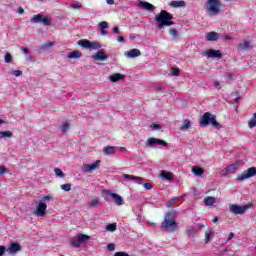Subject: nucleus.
Returning <instances> with one entry per match:
<instances>
[{
  "instance_id": "nucleus-16",
  "label": "nucleus",
  "mask_w": 256,
  "mask_h": 256,
  "mask_svg": "<svg viewBox=\"0 0 256 256\" xmlns=\"http://www.w3.org/2000/svg\"><path fill=\"white\" fill-rule=\"evenodd\" d=\"M125 75L121 74V73H114L112 75L109 76V81H111V83H117V81H125Z\"/></svg>"
},
{
  "instance_id": "nucleus-17",
  "label": "nucleus",
  "mask_w": 256,
  "mask_h": 256,
  "mask_svg": "<svg viewBox=\"0 0 256 256\" xmlns=\"http://www.w3.org/2000/svg\"><path fill=\"white\" fill-rule=\"evenodd\" d=\"M124 179H128L129 181H134V183H137L138 185H143V178L129 175V174H123Z\"/></svg>"
},
{
  "instance_id": "nucleus-18",
  "label": "nucleus",
  "mask_w": 256,
  "mask_h": 256,
  "mask_svg": "<svg viewBox=\"0 0 256 256\" xmlns=\"http://www.w3.org/2000/svg\"><path fill=\"white\" fill-rule=\"evenodd\" d=\"M6 251L10 255H15V253H18V251H21V245H19V243H12L10 247L7 248Z\"/></svg>"
},
{
  "instance_id": "nucleus-3",
  "label": "nucleus",
  "mask_w": 256,
  "mask_h": 256,
  "mask_svg": "<svg viewBox=\"0 0 256 256\" xmlns=\"http://www.w3.org/2000/svg\"><path fill=\"white\" fill-rule=\"evenodd\" d=\"M49 201H53V196L46 195L38 202L34 211L36 217H45V213H47V202Z\"/></svg>"
},
{
  "instance_id": "nucleus-49",
  "label": "nucleus",
  "mask_w": 256,
  "mask_h": 256,
  "mask_svg": "<svg viewBox=\"0 0 256 256\" xmlns=\"http://www.w3.org/2000/svg\"><path fill=\"white\" fill-rule=\"evenodd\" d=\"M114 256H129L127 252H116Z\"/></svg>"
},
{
  "instance_id": "nucleus-15",
  "label": "nucleus",
  "mask_w": 256,
  "mask_h": 256,
  "mask_svg": "<svg viewBox=\"0 0 256 256\" xmlns=\"http://www.w3.org/2000/svg\"><path fill=\"white\" fill-rule=\"evenodd\" d=\"M108 58L109 56H107V54H105L103 50H99L96 54L92 56V59H94V61H107Z\"/></svg>"
},
{
  "instance_id": "nucleus-58",
  "label": "nucleus",
  "mask_w": 256,
  "mask_h": 256,
  "mask_svg": "<svg viewBox=\"0 0 256 256\" xmlns=\"http://www.w3.org/2000/svg\"><path fill=\"white\" fill-rule=\"evenodd\" d=\"M118 42L119 43H125V38L123 36L118 37Z\"/></svg>"
},
{
  "instance_id": "nucleus-22",
  "label": "nucleus",
  "mask_w": 256,
  "mask_h": 256,
  "mask_svg": "<svg viewBox=\"0 0 256 256\" xmlns=\"http://www.w3.org/2000/svg\"><path fill=\"white\" fill-rule=\"evenodd\" d=\"M139 7L146 9V11H155V6L149 2H140Z\"/></svg>"
},
{
  "instance_id": "nucleus-33",
  "label": "nucleus",
  "mask_w": 256,
  "mask_h": 256,
  "mask_svg": "<svg viewBox=\"0 0 256 256\" xmlns=\"http://www.w3.org/2000/svg\"><path fill=\"white\" fill-rule=\"evenodd\" d=\"M180 73H181V70H179V68H177V67L170 68V75L172 77H179Z\"/></svg>"
},
{
  "instance_id": "nucleus-48",
  "label": "nucleus",
  "mask_w": 256,
  "mask_h": 256,
  "mask_svg": "<svg viewBox=\"0 0 256 256\" xmlns=\"http://www.w3.org/2000/svg\"><path fill=\"white\" fill-rule=\"evenodd\" d=\"M91 44L93 45V46H91V49H95V48L101 47V44H99V42H91Z\"/></svg>"
},
{
  "instance_id": "nucleus-44",
  "label": "nucleus",
  "mask_w": 256,
  "mask_h": 256,
  "mask_svg": "<svg viewBox=\"0 0 256 256\" xmlns=\"http://www.w3.org/2000/svg\"><path fill=\"white\" fill-rule=\"evenodd\" d=\"M12 75H14V77H21V75H23V71L14 70V71H12Z\"/></svg>"
},
{
  "instance_id": "nucleus-25",
  "label": "nucleus",
  "mask_w": 256,
  "mask_h": 256,
  "mask_svg": "<svg viewBox=\"0 0 256 256\" xmlns=\"http://www.w3.org/2000/svg\"><path fill=\"white\" fill-rule=\"evenodd\" d=\"M116 149L114 146H106L103 148L104 155H115Z\"/></svg>"
},
{
  "instance_id": "nucleus-30",
  "label": "nucleus",
  "mask_w": 256,
  "mask_h": 256,
  "mask_svg": "<svg viewBox=\"0 0 256 256\" xmlns=\"http://www.w3.org/2000/svg\"><path fill=\"white\" fill-rule=\"evenodd\" d=\"M68 59H79L81 58V52L79 51H72L67 54Z\"/></svg>"
},
{
  "instance_id": "nucleus-32",
  "label": "nucleus",
  "mask_w": 256,
  "mask_h": 256,
  "mask_svg": "<svg viewBox=\"0 0 256 256\" xmlns=\"http://www.w3.org/2000/svg\"><path fill=\"white\" fill-rule=\"evenodd\" d=\"M249 129L256 127V112L253 114L252 118L248 121Z\"/></svg>"
},
{
  "instance_id": "nucleus-64",
  "label": "nucleus",
  "mask_w": 256,
  "mask_h": 256,
  "mask_svg": "<svg viewBox=\"0 0 256 256\" xmlns=\"http://www.w3.org/2000/svg\"><path fill=\"white\" fill-rule=\"evenodd\" d=\"M217 221H219V218H217V217L213 218V220H212L213 223H217Z\"/></svg>"
},
{
  "instance_id": "nucleus-19",
  "label": "nucleus",
  "mask_w": 256,
  "mask_h": 256,
  "mask_svg": "<svg viewBox=\"0 0 256 256\" xmlns=\"http://www.w3.org/2000/svg\"><path fill=\"white\" fill-rule=\"evenodd\" d=\"M160 179L163 181H171L173 179V173L162 170L159 175Z\"/></svg>"
},
{
  "instance_id": "nucleus-51",
  "label": "nucleus",
  "mask_w": 256,
  "mask_h": 256,
  "mask_svg": "<svg viewBox=\"0 0 256 256\" xmlns=\"http://www.w3.org/2000/svg\"><path fill=\"white\" fill-rule=\"evenodd\" d=\"M113 33H114L115 35H119V34L121 33V31L119 30V27L114 26V27H113Z\"/></svg>"
},
{
  "instance_id": "nucleus-46",
  "label": "nucleus",
  "mask_w": 256,
  "mask_h": 256,
  "mask_svg": "<svg viewBox=\"0 0 256 256\" xmlns=\"http://www.w3.org/2000/svg\"><path fill=\"white\" fill-rule=\"evenodd\" d=\"M150 128L152 129V131H157V130L161 129V125L152 124V125H150Z\"/></svg>"
},
{
  "instance_id": "nucleus-24",
  "label": "nucleus",
  "mask_w": 256,
  "mask_h": 256,
  "mask_svg": "<svg viewBox=\"0 0 256 256\" xmlns=\"http://www.w3.org/2000/svg\"><path fill=\"white\" fill-rule=\"evenodd\" d=\"M207 41H217L219 39V33L217 32H209L206 34Z\"/></svg>"
},
{
  "instance_id": "nucleus-27",
  "label": "nucleus",
  "mask_w": 256,
  "mask_h": 256,
  "mask_svg": "<svg viewBox=\"0 0 256 256\" xmlns=\"http://www.w3.org/2000/svg\"><path fill=\"white\" fill-rule=\"evenodd\" d=\"M192 173L196 176V177H201V175H203V173H205V171L203 170V168L199 167V166H194L192 168Z\"/></svg>"
},
{
  "instance_id": "nucleus-9",
  "label": "nucleus",
  "mask_w": 256,
  "mask_h": 256,
  "mask_svg": "<svg viewBox=\"0 0 256 256\" xmlns=\"http://www.w3.org/2000/svg\"><path fill=\"white\" fill-rule=\"evenodd\" d=\"M91 239V236L86 234H80L71 240L72 247H81V243H87Z\"/></svg>"
},
{
  "instance_id": "nucleus-31",
  "label": "nucleus",
  "mask_w": 256,
  "mask_h": 256,
  "mask_svg": "<svg viewBox=\"0 0 256 256\" xmlns=\"http://www.w3.org/2000/svg\"><path fill=\"white\" fill-rule=\"evenodd\" d=\"M204 204L207 206V207H211V205H214L215 204V197L213 196H208L204 199Z\"/></svg>"
},
{
  "instance_id": "nucleus-56",
  "label": "nucleus",
  "mask_w": 256,
  "mask_h": 256,
  "mask_svg": "<svg viewBox=\"0 0 256 256\" xmlns=\"http://www.w3.org/2000/svg\"><path fill=\"white\" fill-rule=\"evenodd\" d=\"M231 36L230 35H226L222 38L223 41H231Z\"/></svg>"
},
{
  "instance_id": "nucleus-4",
  "label": "nucleus",
  "mask_w": 256,
  "mask_h": 256,
  "mask_svg": "<svg viewBox=\"0 0 256 256\" xmlns=\"http://www.w3.org/2000/svg\"><path fill=\"white\" fill-rule=\"evenodd\" d=\"M161 229L163 231H170V232L177 231V222L175 221V218H173V213H168L165 216V219L161 224Z\"/></svg>"
},
{
  "instance_id": "nucleus-59",
  "label": "nucleus",
  "mask_w": 256,
  "mask_h": 256,
  "mask_svg": "<svg viewBox=\"0 0 256 256\" xmlns=\"http://www.w3.org/2000/svg\"><path fill=\"white\" fill-rule=\"evenodd\" d=\"M72 9H79L80 6L77 3L71 4Z\"/></svg>"
},
{
  "instance_id": "nucleus-26",
  "label": "nucleus",
  "mask_w": 256,
  "mask_h": 256,
  "mask_svg": "<svg viewBox=\"0 0 256 256\" xmlns=\"http://www.w3.org/2000/svg\"><path fill=\"white\" fill-rule=\"evenodd\" d=\"M169 5L170 7H174L175 9H177L179 7H185V1L183 0L171 1Z\"/></svg>"
},
{
  "instance_id": "nucleus-11",
  "label": "nucleus",
  "mask_w": 256,
  "mask_h": 256,
  "mask_svg": "<svg viewBox=\"0 0 256 256\" xmlns=\"http://www.w3.org/2000/svg\"><path fill=\"white\" fill-rule=\"evenodd\" d=\"M101 167V160H96L92 164H84L82 167L83 173H93V171H97Z\"/></svg>"
},
{
  "instance_id": "nucleus-38",
  "label": "nucleus",
  "mask_w": 256,
  "mask_h": 256,
  "mask_svg": "<svg viewBox=\"0 0 256 256\" xmlns=\"http://www.w3.org/2000/svg\"><path fill=\"white\" fill-rule=\"evenodd\" d=\"M98 26L100 27V29L105 30V29H109V23H107V21H102L98 24Z\"/></svg>"
},
{
  "instance_id": "nucleus-36",
  "label": "nucleus",
  "mask_w": 256,
  "mask_h": 256,
  "mask_svg": "<svg viewBox=\"0 0 256 256\" xmlns=\"http://www.w3.org/2000/svg\"><path fill=\"white\" fill-rule=\"evenodd\" d=\"M175 201H179V198H174V199L170 200L169 202H167L166 207H168V209H171L172 207H174Z\"/></svg>"
},
{
  "instance_id": "nucleus-52",
  "label": "nucleus",
  "mask_w": 256,
  "mask_h": 256,
  "mask_svg": "<svg viewBox=\"0 0 256 256\" xmlns=\"http://www.w3.org/2000/svg\"><path fill=\"white\" fill-rule=\"evenodd\" d=\"M5 173H7V168H5V166H0V174L5 175Z\"/></svg>"
},
{
  "instance_id": "nucleus-39",
  "label": "nucleus",
  "mask_w": 256,
  "mask_h": 256,
  "mask_svg": "<svg viewBox=\"0 0 256 256\" xmlns=\"http://www.w3.org/2000/svg\"><path fill=\"white\" fill-rule=\"evenodd\" d=\"M4 59H5V63H11V61L13 60V56L11 55V53L7 52L5 54Z\"/></svg>"
},
{
  "instance_id": "nucleus-42",
  "label": "nucleus",
  "mask_w": 256,
  "mask_h": 256,
  "mask_svg": "<svg viewBox=\"0 0 256 256\" xmlns=\"http://www.w3.org/2000/svg\"><path fill=\"white\" fill-rule=\"evenodd\" d=\"M62 133H66V131H69V123L65 122L61 126Z\"/></svg>"
},
{
  "instance_id": "nucleus-20",
  "label": "nucleus",
  "mask_w": 256,
  "mask_h": 256,
  "mask_svg": "<svg viewBox=\"0 0 256 256\" xmlns=\"http://www.w3.org/2000/svg\"><path fill=\"white\" fill-rule=\"evenodd\" d=\"M141 55V51L139 49H131L130 51L126 52V56L129 59H134V57H139Z\"/></svg>"
},
{
  "instance_id": "nucleus-12",
  "label": "nucleus",
  "mask_w": 256,
  "mask_h": 256,
  "mask_svg": "<svg viewBox=\"0 0 256 256\" xmlns=\"http://www.w3.org/2000/svg\"><path fill=\"white\" fill-rule=\"evenodd\" d=\"M155 145H162L163 147H167V142L165 140L153 137L147 139L146 147H155Z\"/></svg>"
},
{
  "instance_id": "nucleus-23",
  "label": "nucleus",
  "mask_w": 256,
  "mask_h": 256,
  "mask_svg": "<svg viewBox=\"0 0 256 256\" xmlns=\"http://www.w3.org/2000/svg\"><path fill=\"white\" fill-rule=\"evenodd\" d=\"M250 48H251V42L249 40H244L243 43H240L238 45V49L240 51H247Z\"/></svg>"
},
{
  "instance_id": "nucleus-50",
  "label": "nucleus",
  "mask_w": 256,
  "mask_h": 256,
  "mask_svg": "<svg viewBox=\"0 0 256 256\" xmlns=\"http://www.w3.org/2000/svg\"><path fill=\"white\" fill-rule=\"evenodd\" d=\"M107 249H108V251H113V250L115 249V244L109 243V244L107 245Z\"/></svg>"
},
{
  "instance_id": "nucleus-13",
  "label": "nucleus",
  "mask_w": 256,
  "mask_h": 256,
  "mask_svg": "<svg viewBox=\"0 0 256 256\" xmlns=\"http://www.w3.org/2000/svg\"><path fill=\"white\" fill-rule=\"evenodd\" d=\"M239 169V165L237 164H230L228 167L221 170L220 175L222 177H227V175H231L232 173H235Z\"/></svg>"
},
{
  "instance_id": "nucleus-54",
  "label": "nucleus",
  "mask_w": 256,
  "mask_h": 256,
  "mask_svg": "<svg viewBox=\"0 0 256 256\" xmlns=\"http://www.w3.org/2000/svg\"><path fill=\"white\" fill-rule=\"evenodd\" d=\"M5 255V246H0V256Z\"/></svg>"
},
{
  "instance_id": "nucleus-10",
  "label": "nucleus",
  "mask_w": 256,
  "mask_h": 256,
  "mask_svg": "<svg viewBox=\"0 0 256 256\" xmlns=\"http://www.w3.org/2000/svg\"><path fill=\"white\" fill-rule=\"evenodd\" d=\"M251 207L250 205H243L239 206L237 204H230L229 205V211L230 213H233L234 215H243L247 209Z\"/></svg>"
},
{
  "instance_id": "nucleus-63",
  "label": "nucleus",
  "mask_w": 256,
  "mask_h": 256,
  "mask_svg": "<svg viewBox=\"0 0 256 256\" xmlns=\"http://www.w3.org/2000/svg\"><path fill=\"white\" fill-rule=\"evenodd\" d=\"M107 34H108L107 30H102L101 35L105 36Z\"/></svg>"
},
{
  "instance_id": "nucleus-45",
  "label": "nucleus",
  "mask_w": 256,
  "mask_h": 256,
  "mask_svg": "<svg viewBox=\"0 0 256 256\" xmlns=\"http://www.w3.org/2000/svg\"><path fill=\"white\" fill-rule=\"evenodd\" d=\"M50 47H53V42H48L40 47V49H50Z\"/></svg>"
},
{
  "instance_id": "nucleus-43",
  "label": "nucleus",
  "mask_w": 256,
  "mask_h": 256,
  "mask_svg": "<svg viewBox=\"0 0 256 256\" xmlns=\"http://www.w3.org/2000/svg\"><path fill=\"white\" fill-rule=\"evenodd\" d=\"M211 240V230L205 232V243H209Z\"/></svg>"
},
{
  "instance_id": "nucleus-7",
  "label": "nucleus",
  "mask_w": 256,
  "mask_h": 256,
  "mask_svg": "<svg viewBox=\"0 0 256 256\" xmlns=\"http://www.w3.org/2000/svg\"><path fill=\"white\" fill-rule=\"evenodd\" d=\"M51 22V18L43 14L34 15L30 20V23H43V25H45L46 27H49L51 25Z\"/></svg>"
},
{
  "instance_id": "nucleus-29",
  "label": "nucleus",
  "mask_w": 256,
  "mask_h": 256,
  "mask_svg": "<svg viewBox=\"0 0 256 256\" xmlns=\"http://www.w3.org/2000/svg\"><path fill=\"white\" fill-rule=\"evenodd\" d=\"M13 137V132L7 131H0V139H11Z\"/></svg>"
},
{
  "instance_id": "nucleus-28",
  "label": "nucleus",
  "mask_w": 256,
  "mask_h": 256,
  "mask_svg": "<svg viewBox=\"0 0 256 256\" xmlns=\"http://www.w3.org/2000/svg\"><path fill=\"white\" fill-rule=\"evenodd\" d=\"M191 120L189 119H185L181 125V131H189V129L191 128Z\"/></svg>"
},
{
  "instance_id": "nucleus-41",
  "label": "nucleus",
  "mask_w": 256,
  "mask_h": 256,
  "mask_svg": "<svg viewBox=\"0 0 256 256\" xmlns=\"http://www.w3.org/2000/svg\"><path fill=\"white\" fill-rule=\"evenodd\" d=\"M169 34L171 35V37H177L178 35H179V32L176 30V29H174V28H170L169 29Z\"/></svg>"
},
{
  "instance_id": "nucleus-5",
  "label": "nucleus",
  "mask_w": 256,
  "mask_h": 256,
  "mask_svg": "<svg viewBox=\"0 0 256 256\" xmlns=\"http://www.w3.org/2000/svg\"><path fill=\"white\" fill-rule=\"evenodd\" d=\"M206 8L211 15H219L221 13V1L220 0H207Z\"/></svg>"
},
{
  "instance_id": "nucleus-55",
  "label": "nucleus",
  "mask_w": 256,
  "mask_h": 256,
  "mask_svg": "<svg viewBox=\"0 0 256 256\" xmlns=\"http://www.w3.org/2000/svg\"><path fill=\"white\" fill-rule=\"evenodd\" d=\"M21 51H22V53H24V55H27V53H29V48H27V47H22V48H21Z\"/></svg>"
},
{
  "instance_id": "nucleus-14",
  "label": "nucleus",
  "mask_w": 256,
  "mask_h": 256,
  "mask_svg": "<svg viewBox=\"0 0 256 256\" xmlns=\"http://www.w3.org/2000/svg\"><path fill=\"white\" fill-rule=\"evenodd\" d=\"M206 57L208 59H221L223 57V53H221V50H213L209 49L205 52Z\"/></svg>"
},
{
  "instance_id": "nucleus-60",
  "label": "nucleus",
  "mask_w": 256,
  "mask_h": 256,
  "mask_svg": "<svg viewBox=\"0 0 256 256\" xmlns=\"http://www.w3.org/2000/svg\"><path fill=\"white\" fill-rule=\"evenodd\" d=\"M106 2L108 5H114L115 0H106Z\"/></svg>"
},
{
  "instance_id": "nucleus-6",
  "label": "nucleus",
  "mask_w": 256,
  "mask_h": 256,
  "mask_svg": "<svg viewBox=\"0 0 256 256\" xmlns=\"http://www.w3.org/2000/svg\"><path fill=\"white\" fill-rule=\"evenodd\" d=\"M104 195H106L105 199L107 200V197H111L118 207H121V205H125V200H123V197L121 195L111 191V190H104Z\"/></svg>"
},
{
  "instance_id": "nucleus-47",
  "label": "nucleus",
  "mask_w": 256,
  "mask_h": 256,
  "mask_svg": "<svg viewBox=\"0 0 256 256\" xmlns=\"http://www.w3.org/2000/svg\"><path fill=\"white\" fill-rule=\"evenodd\" d=\"M143 186H144V189H146V191L153 189V185H151V183H144Z\"/></svg>"
},
{
  "instance_id": "nucleus-61",
  "label": "nucleus",
  "mask_w": 256,
  "mask_h": 256,
  "mask_svg": "<svg viewBox=\"0 0 256 256\" xmlns=\"http://www.w3.org/2000/svg\"><path fill=\"white\" fill-rule=\"evenodd\" d=\"M119 151L125 152V151H127V148H125V147H119Z\"/></svg>"
},
{
  "instance_id": "nucleus-37",
  "label": "nucleus",
  "mask_w": 256,
  "mask_h": 256,
  "mask_svg": "<svg viewBox=\"0 0 256 256\" xmlns=\"http://www.w3.org/2000/svg\"><path fill=\"white\" fill-rule=\"evenodd\" d=\"M71 187H72L71 183H67V184H62L60 186V189H62V191H70Z\"/></svg>"
},
{
  "instance_id": "nucleus-35",
  "label": "nucleus",
  "mask_w": 256,
  "mask_h": 256,
  "mask_svg": "<svg viewBox=\"0 0 256 256\" xmlns=\"http://www.w3.org/2000/svg\"><path fill=\"white\" fill-rule=\"evenodd\" d=\"M106 231H110V233L117 231V224H108L106 226Z\"/></svg>"
},
{
  "instance_id": "nucleus-57",
  "label": "nucleus",
  "mask_w": 256,
  "mask_h": 256,
  "mask_svg": "<svg viewBox=\"0 0 256 256\" xmlns=\"http://www.w3.org/2000/svg\"><path fill=\"white\" fill-rule=\"evenodd\" d=\"M233 237H235V233L231 232L228 236L227 241H231V239H233Z\"/></svg>"
},
{
  "instance_id": "nucleus-40",
  "label": "nucleus",
  "mask_w": 256,
  "mask_h": 256,
  "mask_svg": "<svg viewBox=\"0 0 256 256\" xmlns=\"http://www.w3.org/2000/svg\"><path fill=\"white\" fill-rule=\"evenodd\" d=\"M98 206H99V199L98 198L92 199L90 202V207H98Z\"/></svg>"
},
{
  "instance_id": "nucleus-21",
  "label": "nucleus",
  "mask_w": 256,
  "mask_h": 256,
  "mask_svg": "<svg viewBox=\"0 0 256 256\" xmlns=\"http://www.w3.org/2000/svg\"><path fill=\"white\" fill-rule=\"evenodd\" d=\"M78 45L80 47H83L84 49H91V47H93V44L91 43V41L87 40V39H81L78 41Z\"/></svg>"
},
{
  "instance_id": "nucleus-1",
  "label": "nucleus",
  "mask_w": 256,
  "mask_h": 256,
  "mask_svg": "<svg viewBox=\"0 0 256 256\" xmlns=\"http://www.w3.org/2000/svg\"><path fill=\"white\" fill-rule=\"evenodd\" d=\"M154 21L155 23H157L159 29L175 25V22H173V14L169 13L166 10H161L160 13L155 16Z\"/></svg>"
},
{
  "instance_id": "nucleus-8",
  "label": "nucleus",
  "mask_w": 256,
  "mask_h": 256,
  "mask_svg": "<svg viewBox=\"0 0 256 256\" xmlns=\"http://www.w3.org/2000/svg\"><path fill=\"white\" fill-rule=\"evenodd\" d=\"M256 168L250 167L247 170H244L241 174H239L236 179L237 181H246V179H251V177H255Z\"/></svg>"
},
{
  "instance_id": "nucleus-53",
  "label": "nucleus",
  "mask_w": 256,
  "mask_h": 256,
  "mask_svg": "<svg viewBox=\"0 0 256 256\" xmlns=\"http://www.w3.org/2000/svg\"><path fill=\"white\" fill-rule=\"evenodd\" d=\"M214 87L215 89H217L219 91V89H221V84L219 83V81H214Z\"/></svg>"
},
{
  "instance_id": "nucleus-34",
  "label": "nucleus",
  "mask_w": 256,
  "mask_h": 256,
  "mask_svg": "<svg viewBox=\"0 0 256 256\" xmlns=\"http://www.w3.org/2000/svg\"><path fill=\"white\" fill-rule=\"evenodd\" d=\"M54 173H55L56 177H60V179H63V177H65V173H63L62 169L55 168Z\"/></svg>"
},
{
  "instance_id": "nucleus-62",
  "label": "nucleus",
  "mask_w": 256,
  "mask_h": 256,
  "mask_svg": "<svg viewBox=\"0 0 256 256\" xmlns=\"http://www.w3.org/2000/svg\"><path fill=\"white\" fill-rule=\"evenodd\" d=\"M156 91H163V86L156 87Z\"/></svg>"
},
{
  "instance_id": "nucleus-2",
  "label": "nucleus",
  "mask_w": 256,
  "mask_h": 256,
  "mask_svg": "<svg viewBox=\"0 0 256 256\" xmlns=\"http://www.w3.org/2000/svg\"><path fill=\"white\" fill-rule=\"evenodd\" d=\"M208 125H211L214 129H221L222 127L219 122H217L215 115L206 112L200 118V127H207Z\"/></svg>"
}]
</instances>
